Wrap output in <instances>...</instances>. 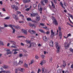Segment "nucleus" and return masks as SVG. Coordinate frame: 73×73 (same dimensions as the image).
<instances>
[{
    "label": "nucleus",
    "instance_id": "nucleus-59",
    "mask_svg": "<svg viewBox=\"0 0 73 73\" xmlns=\"http://www.w3.org/2000/svg\"><path fill=\"white\" fill-rule=\"evenodd\" d=\"M11 48H16V46H11Z\"/></svg>",
    "mask_w": 73,
    "mask_h": 73
},
{
    "label": "nucleus",
    "instance_id": "nucleus-50",
    "mask_svg": "<svg viewBox=\"0 0 73 73\" xmlns=\"http://www.w3.org/2000/svg\"><path fill=\"white\" fill-rule=\"evenodd\" d=\"M35 58H36V59H38V58H39V57H38V56H35Z\"/></svg>",
    "mask_w": 73,
    "mask_h": 73
},
{
    "label": "nucleus",
    "instance_id": "nucleus-57",
    "mask_svg": "<svg viewBox=\"0 0 73 73\" xmlns=\"http://www.w3.org/2000/svg\"><path fill=\"white\" fill-rule=\"evenodd\" d=\"M2 10L3 11H4V12H5V9H4V8H3L2 9Z\"/></svg>",
    "mask_w": 73,
    "mask_h": 73
},
{
    "label": "nucleus",
    "instance_id": "nucleus-61",
    "mask_svg": "<svg viewBox=\"0 0 73 73\" xmlns=\"http://www.w3.org/2000/svg\"><path fill=\"white\" fill-rule=\"evenodd\" d=\"M65 73H69V72L68 71H65Z\"/></svg>",
    "mask_w": 73,
    "mask_h": 73
},
{
    "label": "nucleus",
    "instance_id": "nucleus-26",
    "mask_svg": "<svg viewBox=\"0 0 73 73\" xmlns=\"http://www.w3.org/2000/svg\"><path fill=\"white\" fill-rule=\"evenodd\" d=\"M60 5L62 7V8H64V9H65V7L63 6V4H62V2H60Z\"/></svg>",
    "mask_w": 73,
    "mask_h": 73
},
{
    "label": "nucleus",
    "instance_id": "nucleus-51",
    "mask_svg": "<svg viewBox=\"0 0 73 73\" xmlns=\"http://www.w3.org/2000/svg\"><path fill=\"white\" fill-rule=\"evenodd\" d=\"M46 53H48V52H46L45 51H44V54H46Z\"/></svg>",
    "mask_w": 73,
    "mask_h": 73
},
{
    "label": "nucleus",
    "instance_id": "nucleus-40",
    "mask_svg": "<svg viewBox=\"0 0 73 73\" xmlns=\"http://www.w3.org/2000/svg\"><path fill=\"white\" fill-rule=\"evenodd\" d=\"M27 21H31V19L30 18H28L27 19Z\"/></svg>",
    "mask_w": 73,
    "mask_h": 73
},
{
    "label": "nucleus",
    "instance_id": "nucleus-41",
    "mask_svg": "<svg viewBox=\"0 0 73 73\" xmlns=\"http://www.w3.org/2000/svg\"><path fill=\"white\" fill-rule=\"evenodd\" d=\"M68 19L69 20V21L70 22V23L72 24H73V23L71 21V20H70V18L69 17H68Z\"/></svg>",
    "mask_w": 73,
    "mask_h": 73
},
{
    "label": "nucleus",
    "instance_id": "nucleus-62",
    "mask_svg": "<svg viewBox=\"0 0 73 73\" xmlns=\"http://www.w3.org/2000/svg\"><path fill=\"white\" fill-rule=\"evenodd\" d=\"M44 29H48V27H43Z\"/></svg>",
    "mask_w": 73,
    "mask_h": 73
},
{
    "label": "nucleus",
    "instance_id": "nucleus-2",
    "mask_svg": "<svg viewBox=\"0 0 73 73\" xmlns=\"http://www.w3.org/2000/svg\"><path fill=\"white\" fill-rule=\"evenodd\" d=\"M52 19L53 20V23L55 25H58V22H57V21L56 20V19L53 16L52 17Z\"/></svg>",
    "mask_w": 73,
    "mask_h": 73
},
{
    "label": "nucleus",
    "instance_id": "nucleus-63",
    "mask_svg": "<svg viewBox=\"0 0 73 73\" xmlns=\"http://www.w3.org/2000/svg\"><path fill=\"white\" fill-rule=\"evenodd\" d=\"M38 46H41V44H39L38 45Z\"/></svg>",
    "mask_w": 73,
    "mask_h": 73
},
{
    "label": "nucleus",
    "instance_id": "nucleus-29",
    "mask_svg": "<svg viewBox=\"0 0 73 73\" xmlns=\"http://www.w3.org/2000/svg\"><path fill=\"white\" fill-rule=\"evenodd\" d=\"M31 41L29 40H27L26 41V42L27 44H29V43H31Z\"/></svg>",
    "mask_w": 73,
    "mask_h": 73
},
{
    "label": "nucleus",
    "instance_id": "nucleus-8",
    "mask_svg": "<svg viewBox=\"0 0 73 73\" xmlns=\"http://www.w3.org/2000/svg\"><path fill=\"white\" fill-rule=\"evenodd\" d=\"M11 7L13 9H15V11H17V10H18L19 9V8L17 7H15V5H12L11 6Z\"/></svg>",
    "mask_w": 73,
    "mask_h": 73
},
{
    "label": "nucleus",
    "instance_id": "nucleus-45",
    "mask_svg": "<svg viewBox=\"0 0 73 73\" xmlns=\"http://www.w3.org/2000/svg\"><path fill=\"white\" fill-rule=\"evenodd\" d=\"M31 64H32L34 63V60H32L31 61Z\"/></svg>",
    "mask_w": 73,
    "mask_h": 73
},
{
    "label": "nucleus",
    "instance_id": "nucleus-35",
    "mask_svg": "<svg viewBox=\"0 0 73 73\" xmlns=\"http://www.w3.org/2000/svg\"><path fill=\"white\" fill-rule=\"evenodd\" d=\"M23 61H20L18 64H23Z\"/></svg>",
    "mask_w": 73,
    "mask_h": 73
},
{
    "label": "nucleus",
    "instance_id": "nucleus-10",
    "mask_svg": "<svg viewBox=\"0 0 73 73\" xmlns=\"http://www.w3.org/2000/svg\"><path fill=\"white\" fill-rule=\"evenodd\" d=\"M64 46L66 49H68V47L69 46V44H67V43H65L64 44Z\"/></svg>",
    "mask_w": 73,
    "mask_h": 73
},
{
    "label": "nucleus",
    "instance_id": "nucleus-16",
    "mask_svg": "<svg viewBox=\"0 0 73 73\" xmlns=\"http://www.w3.org/2000/svg\"><path fill=\"white\" fill-rule=\"evenodd\" d=\"M6 51H7V52L6 53V54H12V52H9V51H10V49H7Z\"/></svg>",
    "mask_w": 73,
    "mask_h": 73
},
{
    "label": "nucleus",
    "instance_id": "nucleus-3",
    "mask_svg": "<svg viewBox=\"0 0 73 73\" xmlns=\"http://www.w3.org/2000/svg\"><path fill=\"white\" fill-rule=\"evenodd\" d=\"M36 46V43L35 42H32L30 43V46L29 48H31V47H35Z\"/></svg>",
    "mask_w": 73,
    "mask_h": 73
},
{
    "label": "nucleus",
    "instance_id": "nucleus-23",
    "mask_svg": "<svg viewBox=\"0 0 73 73\" xmlns=\"http://www.w3.org/2000/svg\"><path fill=\"white\" fill-rule=\"evenodd\" d=\"M70 36H71V34L70 33L66 37L65 36H64V37L65 38H68V37Z\"/></svg>",
    "mask_w": 73,
    "mask_h": 73
},
{
    "label": "nucleus",
    "instance_id": "nucleus-27",
    "mask_svg": "<svg viewBox=\"0 0 73 73\" xmlns=\"http://www.w3.org/2000/svg\"><path fill=\"white\" fill-rule=\"evenodd\" d=\"M59 36L60 38L62 37V33H61V32H59Z\"/></svg>",
    "mask_w": 73,
    "mask_h": 73
},
{
    "label": "nucleus",
    "instance_id": "nucleus-12",
    "mask_svg": "<svg viewBox=\"0 0 73 73\" xmlns=\"http://www.w3.org/2000/svg\"><path fill=\"white\" fill-rule=\"evenodd\" d=\"M29 32L30 33H32V32L33 33V34H36V31H35L34 30H32V31L31 30H28Z\"/></svg>",
    "mask_w": 73,
    "mask_h": 73
},
{
    "label": "nucleus",
    "instance_id": "nucleus-54",
    "mask_svg": "<svg viewBox=\"0 0 73 73\" xmlns=\"http://www.w3.org/2000/svg\"><path fill=\"white\" fill-rule=\"evenodd\" d=\"M21 45H22V46H24V44H23V43L21 42Z\"/></svg>",
    "mask_w": 73,
    "mask_h": 73
},
{
    "label": "nucleus",
    "instance_id": "nucleus-49",
    "mask_svg": "<svg viewBox=\"0 0 73 73\" xmlns=\"http://www.w3.org/2000/svg\"><path fill=\"white\" fill-rule=\"evenodd\" d=\"M52 58H51L50 59V62H52Z\"/></svg>",
    "mask_w": 73,
    "mask_h": 73
},
{
    "label": "nucleus",
    "instance_id": "nucleus-32",
    "mask_svg": "<svg viewBox=\"0 0 73 73\" xmlns=\"http://www.w3.org/2000/svg\"><path fill=\"white\" fill-rule=\"evenodd\" d=\"M3 68L4 69H7V68H8V66L6 65H5L4 66H3Z\"/></svg>",
    "mask_w": 73,
    "mask_h": 73
},
{
    "label": "nucleus",
    "instance_id": "nucleus-46",
    "mask_svg": "<svg viewBox=\"0 0 73 73\" xmlns=\"http://www.w3.org/2000/svg\"><path fill=\"white\" fill-rule=\"evenodd\" d=\"M17 14H21V12H19V11H17L16 12Z\"/></svg>",
    "mask_w": 73,
    "mask_h": 73
},
{
    "label": "nucleus",
    "instance_id": "nucleus-15",
    "mask_svg": "<svg viewBox=\"0 0 73 73\" xmlns=\"http://www.w3.org/2000/svg\"><path fill=\"white\" fill-rule=\"evenodd\" d=\"M38 15V14L37 13H33V14H31V16L32 17H35V16H36Z\"/></svg>",
    "mask_w": 73,
    "mask_h": 73
},
{
    "label": "nucleus",
    "instance_id": "nucleus-36",
    "mask_svg": "<svg viewBox=\"0 0 73 73\" xmlns=\"http://www.w3.org/2000/svg\"><path fill=\"white\" fill-rule=\"evenodd\" d=\"M24 66L26 68H28V64H24Z\"/></svg>",
    "mask_w": 73,
    "mask_h": 73
},
{
    "label": "nucleus",
    "instance_id": "nucleus-7",
    "mask_svg": "<svg viewBox=\"0 0 73 73\" xmlns=\"http://www.w3.org/2000/svg\"><path fill=\"white\" fill-rule=\"evenodd\" d=\"M51 37L53 38V37L55 36V35H54V32H53V30H52L51 31Z\"/></svg>",
    "mask_w": 73,
    "mask_h": 73
},
{
    "label": "nucleus",
    "instance_id": "nucleus-9",
    "mask_svg": "<svg viewBox=\"0 0 73 73\" xmlns=\"http://www.w3.org/2000/svg\"><path fill=\"white\" fill-rule=\"evenodd\" d=\"M42 73H44V71H44V73H47V72H48L47 71V70H46V69H45L44 68H42Z\"/></svg>",
    "mask_w": 73,
    "mask_h": 73
},
{
    "label": "nucleus",
    "instance_id": "nucleus-13",
    "mask_svg": "<svg viewBox=\"0 0 73 73\" xmlns=\"http://www.w3.org/2000/svg\"><path fill=\"white\" fill-rule=\"evenodd\" d=\"M0 73H9L10 72L9 71H3L0 72Z\"/></svg>",
    "mask_w": 73,
    "mask_h": 73
},
{
    "label": "nucleus",
    "instance_id": "nucleus-6",
    "mask_svg": "<svg viewBox=\"0 0 73 73\" xmlns=\"http://www.w3.org/2000/svg\"><path fill=\"white\" fill-rule=\"evenodd\" d=\"M8 27H11V28H12V29L13 28V27H14L15 28L17 29H18V28H19V26H15L14 25H9L8 26Z\"/></svg>",
    "mask_w": 73,
    "mask_h": 73
},
{
    "label": "nucleus",
    "instance_id": "nucleus-5",
    "mask_svg": "<svg viewBox=\"0 0 73 73\" xmlns=\"http://www.w3.org/2000/svg\"><path fill=\"white\" fill-rule=\"evenodd\" d=\"M40 17L38 15L36 17V20H35V21H34V23H37L36 21H39L40 20Z\"/></svg>",
    "mask_w": 73,
    "mask_h": 73
},
{
    "label": "nucleus",
    "instance_id": "nucleus-42",
    "mask_svg": "<svg viewBox=\"0 0 73 73\" xmlns=\"http://www.w3.org/2000/svg\"><path fill=\"white\" fill-rule=\"evenodd\" d=\"M36 6L37 5H36V4H35L33 5V7H34V8H36Z\"/></svg>",
    "mask_w": 73,
    "mask_h": 73
},
{
    "label": "nucleus",
    "instance_id": "nucleus-47",
    "mask_svg": "<svg viewBox=\"0 0 73 73\" xmlns=\"http://www.w3.org/2000/svg\"><path fill=\"white\" fill-rule=\"evenodd\" d=\"M58 29L59 31H61V27H58Z\"/></svg>",
    "mask_w": 73,
    "mask_h": 73
},
{
    "label": "nucleus",
    "instance_id": "nucleus-38",
    "mask_svg": "<svg viewBox=\"0 0 73 73\" xmlns=\"http://www.w3.org/2000/svg\"><path fill=\"white\" fill-rule=\"evenodd\" d=\"M17 64V62H13V65H16Z\"/></svg>",
    "mask_w": 73,
    "mask_h": 73
},
{
    "label": "nucleus",
    "instance_id": "nucleus-18",
    "mask_svg": "<svg viewBox=\"0 0 73 73\" xmlns=\"http://www.w3.org/2000/svg\"><path fill=\"white\" fill-rule=\"evenodd\" d=\"M23 1L24 3H28V2H31V0H27L26 1V0H23Z\"/></svg>",
    "mask_w": 73,
    "mask_h": 73
},
{
    "label": "nucleus",
    "instance_id": "nucleus-19",
    "mask_svg": "<svg viewBox=\"0 0 73 73\" xmlns=\"http://www.w3.org/2000/svg\"><path fill=\"white\" fill-rule=\"evenodd\" d=\"M22 32H23V33H24L25 35H27V31H26V30L23 29L22 30Z\"/></svg>",
    "mask_w": 73,
    "mask_h": 73
},
{
    "label": "nucleus",
    "instance_id": "nucleus-28",
    "mask_svg": "<svg viewBox=\"0 0 73 73\" xmlns=\"http://www.w3.org/2000/svg\"><path fill=\"white\" fill-rule=\"evenodd\" d=\"M51 3H52V7L53 8H55V5H54V3L52 2L51 1Z\"/></svg>",
    "mask_w": 73,
    "mask_h": 73
},
{
    "label": "nucleus",
    "instance_id": "nucleus-31",
    "mask_svg": "<svg viewBox=\"0 0 73 73\" xmlns=\"http://www.w3.org/2000/svg\"><path fill=\"white\" fill-rule=\"evenodd\" d=\"M4 45V43L2 41H1V40H0V45Z\"/></svg>",
    "mask_w": 73,
    "mask_h": 73
},
{
    "label": "nucleus",
    "instance_id": "nucleus-24",
    "mask_svg": "<svg viewBox=\"0 0 73 73\" xmlns=\"http://www.w3.org/2000/svg\"><path fill=\"white\" fill-rule=\"evenodd\" d=\"M9 42H10L11 43V44H13V45H15V44H16V43H15V41H14L10 40L9 41Z\"/></svg>",
    "mask_w": 73,
    "mask_h": 73
},
{
    "label": "nucleus",
    "instance_id": "nucleus-48",
    "mask_svg": "<svg viewBox=\"0 0 73 73\" xmlns=\"http://www.w3.org/2000/svg\"><path fill=\"white\" fill-rule=\"evenodd\" d=\"M20 16H21V17H22V19H23L24 17V16L22 15H20Z\"/></svg>",
    "mask_w": 73,
    "mask_h": 73
},
{
    "label": "nucleus",
    "instance_id": "nucleus-22",
    "mask_svg": "<svg viewBox=\"0 0 73 73\" xmlns=\"http://www.w3.org/2000/svg\"><path fill=\"white\" fill-rule=\"evenodd\" d=\"M43 39L44 41H46L47 40V38H46V37L45 36H44L43 37Z\"/></svg>",
    "mask_w": 73,
    "mask_h": 73
},
{
    "label": "nucleus",
    "instance_id": "nucleus-37",
    "mask_svg": "<svg viewBox=\"0 0 73 73\" xmlns=\"http://www.w3.org/2000/svg\"><path fill=\"white\" fill-rule=\"evenodd\" d=\"M44 1L45 3H47L48 2V0H44Z\"/></svg>",
    "mask_w": 73,
    "mask_h": 73
},
{
    "label": "nucleus",
    "instance_id": "nucleus-25",
    "mask_svg": "<svg viewBox=\"0 0 73 73\" xmlns=\"http://www.w3.org/2000/svg\"><path fill=\"white\" fill-rule=\"evenodd\" d=\"M66 66V62H63V64L62 65V66L63 67H65Z\"/></svg>",
    "mask_w": 73,
    "mask_h": 73
},
{
    "label": "nucleus",
    "instance_id": "nucleus-56",
    "mask_svg": "<svg viewBox=\"0 0 73 73\" xmlns=\"http://www.w3.org/2000/svg\"><path fill=\"white\" fill-rule=\"evenodd\" d=\"M8 27V26L7 25H4V27Z\"/></svg>",
    "mask_w": 73,
    "mask_h": 73
},
{
    "label": "nucleus",
    "instance_id": "nucleus-64",
    "mask_svg": "<svg viewBox=\"0 0 73 73\" xmlns=\"http://www.w3.org/2000/svg\"><path fill=\"white\" fill-rule=\"evenodd\" d=\"M71 68H73V64H72L71 66Z\"/></svg>",
    "mask_w": 73,
    "mask_h": 73
},
{
    "label": "nucleus",
    "instance_id": "nucleus-21",
    "mask_svg": "<svg viewBox=\"0 0 73 73\" xmlns=\"http://www.w3.org/2000/svg\"><path fill=\"white\" fill-rule=\"evenodd\" d=\"M18 70H20V71H21V72H24V68H19L18 69Z\"/></svg>",
    "mask_w": 73,
    "mask_h": 73
},
{
    "label": "nucleus",
    "instance_id": "nucleus-53",
    "mask_svg": "<svg viewBox=\"0 0 73 73\" xmlns=\"http://www.w3.org/2000/svg\"><path fill=\"white\" fill-rule=\"evenodd\" d=\"M17 52L16 51H15L13 52L14 54H17Z\"/></svg>",
    "mask_w": 73,
    "mask_h": 73
},
{
    "label": "nucleus",
    "instance_id": "nucleus-4",
    "mask_svg": "<svg viewBox=\"0 0 73 73\" xmlns=\"http://www.w3.org/2000/svg\"><path fill=\"white\" fill-rule=\"evenodd\" d=\"M38 10L39 12H40V13H42V8H41V6H40V4L38 5Z\"/></svg>",
    "mask_w": 73,
    "mask_h": 73
},
{
    "label": "nucleus",
    "instance_id": "nucleus-34",
    "mask_svg": "<svg viewBox=\"0 0 73 73\" xmlns=\"http://www.w3.org/2000/svg\"><path fill=\"white\" fill-rule=\"evenodd\" d=\"M13 51L14 52H16V51H19V49H13Z\"/></svg>",
    "mask_w": 73,
    "mask_h": 73
},
{
    "label": "nucleus",
    "instance_id": "nucleus-1",
    "mask_svg": "<svg viewBox=\"0 0 73 73\" xmlns=\"http://www.w3.org/2000/svg\"><path fill=\"white\" fill-rule=\"evenodd\" d=\"M56 52L57 53H59L60 52V50L61 48V46L58 45V43H57L56 45Z\"/></svg>",
    "mask_w": 73,
    "mask_h": 73
},
{
    "label": "nucleus",
    "instance_id": "nucleus-58",
    "mask_svg": "<svg viewBox=\"0 0 73 73\" xmlns=\"http://www.w3.org/2000/svg\"><path fill=\"white\" fill-rule=\"evenodd\" d=\"M40 25L42 26H44V24L43 23H40Z\"/></svg>",
    "mask_w": 73,
    "mask_h": 73
},
{
    "label": "nucleus",
    "instance_id": "nucleus-33",
    "mask_svg": "<svg viewBox=\"0 0 73 73\" xmlns=\"http://www.w3.org/2000/svg\"><path fill=\"white\" fill-rule=\"evenodd\" d=\"M31 7H32V6H31L30 7V8H28L26 9V11H29L30 10V9L31 8Z\"/></svg>",
    "mask_w": 73,
    "mask_h": 73
},
{
    "label": "nucleus",
    "instance_id": "nucleus-55",
    "mask_svg": "<svg viewBox=\"0 0 73 73\" xmlns=\"http://www.w3.org/2000/svg\"><path fill=\"white\" fill-rule=\"evenodd\" d=\"M22 56H23V54H19V56L20 57H22Z\"/></svg>",
    "mask_w": 73,
    "mask_h": 73
},
{
    "label": "nucleus",
    "instance_id": "nucleus-11",
    "mask_svg": "<svg viewBox=\"0 0 73 73\" xmlns=\"http://www.w3.org/2000/svg\"><path fill=\"white\" fill-rule=\"evenodd\" d=\"M13 16L14 18H15L16 20H19V17L16 15H13Z\"/></svg>",
    "mask_w": 73,
    "mask_h": 73
},
{
    "label": "nucleus",
    "instance_id": "nucleus-39",
    "mask_svg": "<svg viewBox=\"0 0 73 73\" xmlns=\"http://www.w3.org/2000/svg\"><path fill=\"white\" fill-rule=\"evenodd\" d=\"M10 18L9 17H7L5 18V19L6 20H8V19H9Z\"/></svg>",
    "mask_w": 73,
    "mask_h": 73
},
{
    "label": "nucleus",
    "instance_id": "nucleus-60",
    "mask_svg": "<svg viewBox=\"0 0 73 73\" xmlns=\"http://www.w3.org/2000/svg\"><path fill=\"white\" fill-rule=\"evenodd\" d=\"M63 5H64L65 7H66V3H64Z\"/></svg>",
    "mask_w": 73,
    "mask_h": 73
},
{
    "label": "nucleus",
    "instance_id": "nucleus-30",
    "mask_svg": "<svg viewBox=\"0 0 73 73\" xmlns=\"http://www.w3.org/2000/svg\"><path fill=\"white\" fill-rule=\"evenodd\" d=\"M39 31H40V32H42V33H45V31H44L42 30H41V29L39 30Z\"/></svg>",
    "mask_w": 73,
    "mask_h": 73
},
{
    "label": "nucleus",
    "instance_id": "nucleus-52",
    "mask_svg": "<svg viewBox=\"0 0 73 73\" xmlns=\"http://www.w3.org/2000/svg\"><path fill=\"white\" fill-rule=\"evenodd\" d=\"M41 4L42 5H44V3H43V1H41Z\"/></svg>",
    "mask_w": 73,
    "mask_h": 73
},
{
    "label": "nucleus",
    "instance_id": "nucleus-43",
    "mask_svg": "<svg viewBox=\"0 0 73 73\" xmlns=\"http://www.w3.org/2000/svg\"><path fill=\"white\" fill-rule=\"evenodd\" d=\"M12 29L13 30V33H15V32L16 31V30H15V29H14L13 28Z\"/></svg>",
    "mask_w": 73,
    "mask_h": 73
},
{
    "label": "nucleus",
    "instance_id": "nucleus-14",
    "mask_svg": "<svg viewBox=\"0 0 73 73\" xmlns=\"http://www.w3.org/2000/svg\"><path fill=\"white\" fill-rule=\"evenodd\" d=\"M46 62L45 60H43L39 64V65H42L43 64H44V63H45Z\"/></svg>",
    "mask_w": 73,
    "mask_h": 73
},
{
    "label": "nucleus",
    "instance_id": "nucleus-44",
    "mask_svg": "<svg viewBox=\"0 0 73 73\" xmlns=\"http://www.w3.org/2000/svg\"><path fill=\"white\" fill-rule=\"evenodd\" d=\"M46 35H49V34H50V32L48 31L46 33Z\"/></svg>",
    "mask_w": 73,
    "mask_h": 73
},
{
    "label": "nucleus",
    "instance_id": "nucleus-20",
    "mask_svg": "<svg viewBox=\"0 0 73 73\" xmlns=\"http://www.w3.org/2000/svg\"><path fill=\"white\" fill-rule=\"evenodd\" d=\"M29 25L31 27H34V28H36V26H35V25L33 24H32L31 23H29Z\"/></svg>",
    "mask_w": 73,
    "mask_h": 73
},
{
    "label": "nucleus",
    "instance_id": "nucleus-17",
    "mask_svg": "<svg viewBox=\"0 0 73 73\" xmlns=\"http://www.w3.org/2000/svg\"><path fill=\"white\" fill-rule=\"evenodd\" d=\"M50 45L51 46H53V41L52 40H50Z\"/></svg>",
    "mask_w": 73,
    "mask_h": 73
}]
</instances>
